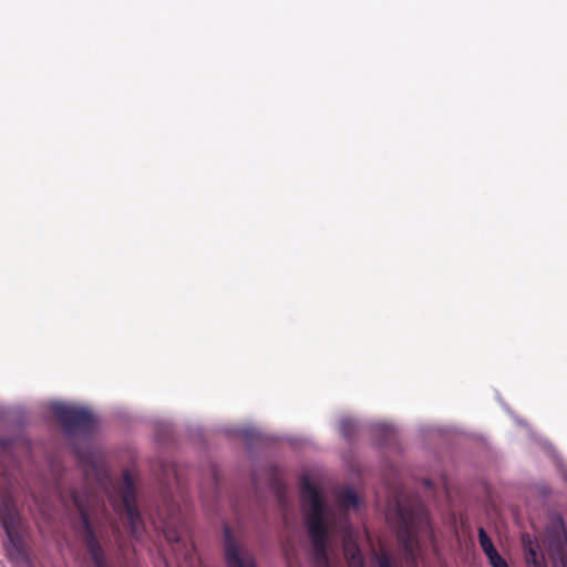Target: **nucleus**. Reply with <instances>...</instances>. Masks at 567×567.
<instances>
[{
    "instance_id": "obj_1",
    "label": "nucleus",
    "mask_w": 567,
    "mask_h": 567,
    "mask_svg": "<svg viewBox=\"0 0 567 567\" xmlns=\"http://www.w3.org/2000/svg\"><path fill=\"white\" fill-rule=\"evenodd\" d=\"M300 498L309 505L306 513V526L312 545L315 567H330L328 557L330 524L326 516V506L318 488L308 477L300 483Z\"/></svg>"
},
{
    "instance_id": "obj_2",
    "label": "nucleus",
    "mask_w": 567,
    "mask_h": 567,
    "mask_svg": "<svg viewBox=\"0 0 567 567\" xmlns=\"http://www.w3.org/2000/svg\"><path fill=\"white\" fill-rule=\"evenodd\" d=\"M396 538L405 556L414 561L420 536H432L430 515L422 504L399 505Z\"/></svg>"
},
{
    "instance_id": "obj_3",
    "label": "nucleus",
    "mask_w": 567,
    "mask_h": 567,
    "mask_svg": "<svg viewBox=\"0 0 567 567\" xmlns=\"http://www.w3.org/2000/svg\"><path fill=\"white\" fill-rule=\"evenodd\" d=\"M52 413L68 436L80 434L90 437L96 429L95 415L85 408L55 403Z\"/></svg>"
},
{
    "instance_id": "obj_4",
    "label": "nucleus",
    "mask_w": 567,
    "mask_h": 567,
    "mask_svg": "<svg viewBox=\"0 0 567 567\" xmlns=\"http://www.w3.org/2000/svg\"><path fill=\"white\" fill-rule=\"evenodd\" d=\"M0 523L7 535V551L11 558L25 559L28 554L21 533V517L9 499L0 506Z\"/></svg>"
},
{
    "instance_id": "obj_5",
    "label": "nucleus",
    "mask_w": 567,
    "mask_h": 567,
    "mask_svg": "<svg viewBox=\"0 0 567 567\" xmlns=\"http://www.w3.org/2000/svg\"><path fill=\"white\" fill-rule=\"evenodd\" d=\"M121 497L125 511L127 529L133 537H137L142 518L136 506L134 480L128 470H124L122 473Z\"/></svg>"
},
{
    "instance_id": "obj_6",
    "label": "nucleus",
    "mask_w": 567,
    "mask_h": 567,
    "mask_svg": "<svg viewBox=\"0 0 567 567\" xmlns=\"http://www.w3.org/2000/svg\"><path fill=\"white\" fill-rule=\"evenodd\" d=\"M74 502L81 513L84 533H83V542L90 555V558L95 567H110L106 564V557L104 549L102 548L99 539L96 538L94 530L90 524L87 514L85 513L82 505L79 503L78 498L74 497Z\"/></svg>"
},
{
    "instance_id": "obj_7",
    "label": "nucleus",
    "mask_w": 567,
    "mask_h": 567,
    "mask_svg": "<svg viewBox=\"0 0 567 567\" xmlns=\"http://www.w3.org/2000/svg\"><path fill=\"white\" fill-rule=\"evenodd\" d=\"M225 563L227 567H257L252 554L237 546L228 527H225Z\"/></svg>"
},
{
    "instance_id": "obj_8",
    "label": "nucleus",
    "mask_w": 567,
    "mask_h": 567,
    "mask_svg": "<svg viewBox=\"0 0 567 567\" xmlns=\"http://www.w3.org/2000/svg\"><path fill=\"white\" fill-rule=\"evenodd\" d=\"M547 544L549 555L553 558H557L561 560V563L566 559L565 545H566V533L563 526H560L555 530H549L547 535Z\"/></svg>"
},
{
    "instance_id": "obj_9",
    "label": "nucleus",
    "mask_w": 567,
    "mask_h": 567,
    "mask_svg": "<svg viewBox=\"0 0 567 567\" xmlns=\"http://www.w3.org/2000/svg\"><path fill=\"white\" fill-rule=\"evenodd\" d=\"M344 557L347 559L348 567H364L363 558L357 544L351 542L346 543Z\"/></svg>"
},
{
    "instance_id": "obj_10",
    "label": "nucleus",
    "mask_w": 567,
    "mask_h": 567,
    "mask_svg": "<svg viewBox=\"0 0 567 567\" xmlns=\"http://www.w3.org/2000/svg\"><path fill=\"white\" fill-rule=\"evenodd\" d=\"M359 498L354 491L347 488L340 493V504L342 507L349 509V508H355L358 506Z\"/></svg>"
},
{
    "instance_id": "obj_11",
    "label": "nucleus",
    "mask_w": 567,
    "mask_h": 567,
    "mask_svg": "<svg viewBox=\"0 0 567 567\" xmlns=\"http://www.w3.org/2000/svg\"><path fill=\"white\" fill-rule=\"evenodd\" d=\"M478 543L486 556L496 549L491 537L486 534L483 527L478 528Z\"/></svg>"
},
{
    "instance_id": "obj_12",
    "label": "nucleus",
    "mask_w": 567,
    "mask_h": 567,
    "mask_svg": "<svg viewBox=\"0 0 567 567\" xmlns=\"http://www.w3.org/2000/svg\"><path fill=\"white\" fill-rule=\"evenodd\" d=\"M527 567H546L543 557H539L537 551L529 547L526 551Z\"/></svg>"
},
{
    "instance_id": "obj_13",
    "label": "nucleus",
    "mask_w": 567,
    "mask_h": 567,
    "mask_svg": "<svg viewBox=\"0 0 567 567\" xmlns=\"http://www.w3.org/2000/svg\"><path fill=\"white\" fill-rule=\"evenodd\" d=\"M486 557L492 567H508L506 560L499 555V553L496 549Z\"/></svg>"
},
{
    "instance_id": "obj_14",
    "label": "nucleus",
    "mask_w": 567,
    "mask_h": 567,
    "mask_svg": "<svg viewBox=\"0 0 567 567\" xmlns=\"http://www.w3.org/2000/svg\"><path fill=\"white\" fill-rule=\"evenodd\" d=\"M378 567H392L391 559L386 553H381L377 556Z\"/></svg>"
},
{
    "instance_id": "obj_15",
    "label": "nucleus",
    "mask_w": 567,
    "mask_h": 567,
    "mask_svg": "<svg viewBox=\"0 0 567 567\" xmlns=\"http://www.w3.org/2000/svg\"><path fill=\"white\" fill-rule=\"evenodd\" d=\"M341 431L344 436L350 437L352 434V423L348 420L341 422Z\"/></svg>"
},
{
    "instance_id": "obj_16",
    "label": "nucleus",
    "mask_w": 567,
    "mask_h": 567,
    "mask_svg": "<svg viewBox=\"0 0 567 567\" xmlns=\"http://www.w3.org/2000/svg\"><path fill=\"white\" fill-rule=\"evenodd\" d=\"M166 538L169 540V542H174V543H178L181 540V537L177 533H166Z\"/></svg>"
}]
</instances>
